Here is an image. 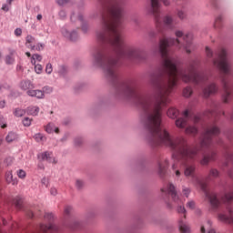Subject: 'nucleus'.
Wrapping results in <instances>:
<instances>
[{
  "instance_id": "obj_1",
  "label": "nucleus",
  "mask_w": 233,
  "mask_h": 233,
  "mask_svg": "<svg viewBox=\"0 0 233 233\" xmlns=\"http://www.w3.org/2000/svg\"><path fill=\"white\" fill-rule=\"evenodd\" d=\"M101 5L102 26L96 32V38L102 45H110L117 56H111L105 46L96 48L92 53V65L101 68L110 81L118 77L117 68L119 59H126L132 63L145 61L143 51L136 46H127L121 34L123 25V1L121 0H98Z\"/></svg>"
},
{
  "instance_id": "obj_2",
  "label": "nucleus",
  "mask_w": 233,
  "mask_h": 233,
  "mask_svg": "<svg viewBox=\"0 0 233 233\" xmlns=\"http://www.w3.org/2000/svg\"><path fill=\"white\" fill-rule=\"evenodd\" d=\"M213 65L221 72L220 79L224 91L222 99L224 103H228L233 97V86L230 85V81H228L227 76H230L232 66H230V62H228V58H227V51L225 49L220 50L218 54V58L213 60Z\"/></svg>"
},
{
  "instance_id": "obj_3",
  "label": "nucleus",
  "mask_w": 233,
  "mask_h": 233,
  "mask_svg": "<svg viewBox=\"0 0 233 233\" xmlns=\"http://www.w3.org/2000/svg\"><path fill=\"white\" fill-rule=\"evenodd\" d=\"M151 1V9L150 12L154 16L155 25L157 29L160 34H163V26L167 28V30H174L176 28V25L174 24V16L172 15H166L161 18V4L165 5V6H168L170 2L168 0H150Z\"/></svg>"
},
{
  "instance_id": "obj_4",
  "label": "nucleus",
  "mask_w": 233,
  "mask_h": 233,
  "mask_svg": "<svg viewBox=\"0 0 233 233\" xmlns=\"http://www.w3.org/2000/svg\"><path fill=\"white\" fill-rule=\"evenodd\" d=\"M167 191L168 196L171 198V201L173 205H177V212L178 214H184V219L187 218V209L185 208V206L183 205V199L179 198V195H177V192L176 191V187L174 184H168L167 187Z\"/></svg>"
},
{
  "instance_id": "obj_5",
  "label": "nucleus",
  "mask_w": 233,
  "mask_h": 233,
  "mask_svg": "<svg viewBox=\"0 0 233 233\" xmlns=\"http://www.w3.org/2000/svg\"><path fill=\"white\" fill-rule=\"evenodd\" d=\"M45 221H48V224H42L40 225V232H57L58 228L56 226V224L52 223L54 221V214L52 213H46L44 216Z\"/></svg>"
},
{
  "instance_id": "obj_6",
  "label": "nucleus",
  "mask_w": 233,
  "mask_h": 233,
  "mask_svg": "<svg viewBox=\"0 0 233 233\" xmlns=\"http://www.w3.org/2000/svg\"><path fill=\"white\" fill-rule=\"evenodd\" d=\"M218 221L230 225L233 223V211L230 207H228L226 211H222L218 214Z\"/></svg>"
},
{
  "instance_id": "obj_7",
  "label": "nucleus",
  "mask_w": 233,
  "mask_h": 233,
  "mask_svg": "<svg viewBox=\"0 0 233 233\" xmlns=\"http://www.w3.org/2000/svg\"><path fill=\"white\" fill-rule=\"evenodd\" d=\"M188 121H190V112L187 109L183 112L182 116L176 120L175 125L177 128H185L188 125Z\"/></svg>"
},
{
  "instance_id": "obj_8",
  "label": "nucleus",
  "mask_w": 233,
  "mask_h": 233,
  "mask_svg": "<svg viewBox=\"0 0 233 233\" xmlns=\"http://www.w3.org/2000/svg\"><path fill=\"white\" fill-rule=\"evenodd\" d=\"M61 33L62 35L66 39H69V41H77V39H79V34L76 30L71 31L67 27H63Z\"/></svg>"
},
{
  "instance_id": "obj_9",
  "label": "nucleus",
  "mask_w": 233,
  "mask_h": 233,
  "mask_svg": "<svg viewBox=\"0 0 233 233\" xmlns=\"http://www.w3.org/2000/svg\"><path fill=\"white\" fill-rule=\"evenodd\" d=\"M45 88L44 87L43 90H39V89H31L26 91L27 96H29L30 97H36V99H44L45 98Z\"/></svg>"
},
{
  "instance_id": "obj_10",
  "label": "nucleus",
  "mask_w": 233,
  "mask_h": 233,
  "mask_svg": "<svg viewBox=\"0 0 233 233\" xmlns=\"http://www.w3.org/2000/svg\"><path fill=\"white\" fill-rule=\"evenodd\" d=\"M216 92H218V86H216L214 83L210 84L203 89L204 97H209L212 96V94H216Z\"/></svg>"
},
{
  "instance_id": "obj_11",
  "label": "nucleus",
  "mask_w": 233,
  "mask_h": 233,
  "mask_svg": "<svg viewBox=\"0 0 233 233\" xmlns=\"http://www.w3.org/2000/svg\"><path fill=\"white\" fill-rule=\"evenodd\" d=\"M216 159V152L212 151L209 154H205L203 158L200 160V165H208L210 161H214Z\"/></svg>"
},
{
  "instance_id": "obj_12",
  "label": "nucleus",
  "mask_w": 233,
  "mask_h": 233,
  "mask_svg": "<svg viewBox=\"0 0 233 233\" xmlns=\"http://www.w3.org/2000/svg\"><path fill=\"white\" fill-rule=\"evenodd\" d=\"M25 46L30 50H35V37L28 35L25 37Z\"/></svg>"
},
{
  "instance_id": "obj_13",
  "label": "nucleus",
  "mask_w": 233,
  "mask_h": 233,
  "mask_svg": "<svg viewBox=\"0 0 233 233\" xmlns=\"http://www.w3.org/2000/svg\"><path fill=\"white\" fill-rule=\"evenodd\" d=\"M167 168H168V160L164 159L158 162V172L160 176L167 174Z\"/></svg>"
},
{
  "instance_id": "obj_14",
  "label": "nucleus",
  "mask_w": 233,
  "mask_h": 233,
  "mask_svg": "<svg viewBox=\"0 0 233 233\" xmlns=\"http://www.w3.org/2000/svg\"><path fill=\"white\" fill-rule=\"evenodd\" d=\"M41 157L43 161H48V163H57L52 152L46 151L45 153H42Z\"/></svg>"
},
{
  "instance_id": "obj_15",
  "label": "nucleus",
  "mask_w": 233,
  "mask_h": 233,
  "mask_svg": "<svg viewBox=\"0 0 233 233\" xmlns=\"http://www.w3.org/2000/svg\"><path fill=\"white\" fill-rule=\"evenodd\" d=\"M178 227L181 233H190V226L183 218L178 221Z\"/></svg>"
},
{
  "instance_id": "obj_16",
  "label": "nucleus",
  "mask_w": 233,
  "mask_h": 233,
  "mask_svg": "<svg viewBox=\"0 0 233 233\" xmlns=\"http://www.w3.org/2000/svg\"><path fill=\"white\" fill-rule=\"evenodd\" d=\"M20 88L21 90H26L28 92V90H32V88H35V86L30 80H23L20 83Z\"/></svg>"
},
{
  "instance_id": "obj_17",
  "label": "nucleus",
  "mask_w": 233,
  "mask_h": 233,
  "mask_svg": "<svg viewBox=\"0 0 233 233\" xmlns=\"http://www.w3.org/2000/svg\"><path fill=\"white\" fill-rule=\"evenodd\" d=\"M5 181L6 183L11 185H17V183H19V180H17V178H14V175L12 174V171H7L5 173Z\"/></svg>"
},
{
  "instance_id": "obj_18",
  "label": "nucleus",
  "mask_w": 233,
  "mask_h": 233,
  "mask_svg": "<svg viewBox=\"0 0 233 233\" xmlns=\"http://www.w3.org/2000/svg\"><path fill=\"white\" fill-rule=\"evenodd\" d=\"M45 130L46 132H47V134H54V132H56V134H59V127H56V125H54V123H49L45 127Z\"/></svg>"
},
{
  "instance_id": "obj_19",
  "label": "nucleus",
  "mask_w": 233,
  "mask_h": 233,
  "mask_svg": "<svg viewBox=\"0 0 233 233\" xmlns=\"http://www.w3.org/2000/svg\"><path fill=\"white\" fill-rule=\"evenodd\" d=\"M183 83H193L194 85H205L208 79H180Z\"/></svg>"
},
{
  "instance_id": "obj_20",
  "label": "nucleus",
  "mask_w": 233,
  "mask_h": 233,
  "mask_svg": "<svg viewBox=\"0 0 233 233\" xmlns=\"http://www.w3.org/2000/svg\"><path fill=\"white\" fill-rule=\"evenodd\" d=\"M167 116L170 117L171 119H176L177 116H179V111L174 107H170L167 112Z\"/></svg>"
},
{
  "instance_id": "obj_21",
  "label": "nucleus",
  "mask_w": 233,
  "mask_h": 233,
  "mask_svg": "<svg viewBox=\"0 0 233 233\" xmlns=\"http://www.w3.org/2000/svg\"><path fill=\"white\" fill-rule=\"evenodd\" d=\"M26 112L29 116H37V114H39V106H31L27 107Z\"/></svg>"
},
{
  "instance_id": "obj_22",
  "label": "nucleus",
  "mask_w": 233,
  "mask_h": 233,
  "mask_svg": "<svg viewBox=\"0 0 233 233\" xmlns=\"http://www.w3.org/2000/svg\"><path fill=\"white\" fill-rule=\"evenodd\" d=\"M16 139H17V134H15V132H9L5 137V141L7 143H13V141H15Z\"/></svg>"
},
{
  "instance_id": "obj_23",
  "label": "nucleus",
  "mask_w": 233,
  "mask_h": 233,
  "mask_svg": "<svg viewBox=\"0 0 233 233\" xmlns=\"http://www.w3.org/2000/svg\"><path fill=\"white\" fill-rule=\"evenodd\" d=\"M186 134H190L191 136H196L198 134V127L196 126H189L186 128Z\"/></svg>"
},
{
  "instance_id": "obj_24",
  "label": "nucleus",
  "mask_w": 233,
  "mask_h": 233,
  "mask_svg": "<svg viewBox=\"0 0 233 233\" xmlns=\"http://www.w3.org/2000/svg\"><path fill=\"white\" fill-rule=\"evenodd\" d=\"M34 138L37 143H45L46 141V137H45L43 134L38 133L34 136Z\"/></svg>"
},
{
  "instance_id": "obj_25",
  "label": "nucleus",
  "mask_w": 233,
  "mask_h": 233,
  "mask_svg": "<svg viewBox=\"0 0 233 233\" xmlns=\"http://www.w3.org/2000/svg\"><path fill=\"white\" fill-rule=\"evenodd\" d=\"M192 87L191 86H187L183 90V96L184 97H190L192 96Z\"/></svg>"
},
{
  "instance_id": "obj_26",
  "label": "nucleus",
  "mask_w": 233,
  "mask_h": 233,
  "mask_svg": "<svg viewBox=\"0 0 233 233\" xmlns=\"http://www.w3.org/2000/svg\"><path fill=\"white\" fill-rule=\"evenodd\" d=\"M225 203H230L233 201V191L226 193L224 197Z\"/></svg>"
},
{
  "instance_id": "obj_27",
  "label": "nucleus",
  "mask_w": 233,
  "mask_h": 233,
  "mask_svg": "<svg viewBox=\"0 0 233 233\" xmlns=\"http://www.w3.org/2000/svg\"><path fill=\"white\" fill-rule=\"evenodd\" d=\"M14 114L16 117H23V116H25V114H26V111L25 109L16 108L15 110Z\"/></svg>"
},
{
  "instance_id": "obj_28",
  "label": "nucleus",
  "mask_w": 233,
  "mask_h": 233,
  "mask_svg": "<svg viewBox=\"0 0 233 233\" xmlns=\"http://www.w3.org/2000/svg\"><path fill=\"white\" fill-rule=\"evenodd\" d=\"M16 176L19 179H25L26 178V171L23 169L16 170Z\"/></svg>"
},
{
  "instance_id": "obj_29",
  "label": "nucleus",
  "mask_w": 233,
  "mask_h": 233,
  "mask_svg": "<svg viewBox=\"0 0 233 233\" xmlns=\"http://www.w3.org/2000/svg\"><path fill=\"white\" fill-rule=\"evenodd\" d=\"M43 59V56L41 55L35 54L32 56L31 63L32 65H35V61L41 62Z\"/></svg>"
},
{
  "instance_id": "obj_30",
  "label": "nucleus",
  "mask_w": 233,
  "mask_h": 233,
  "mask_svg": "<svg viewBox=\"0 0 233 233\" xmlns=\"http://www.w3.org/2000/svg\"><path fill=\"white\" fill-rule=\"evenodd\" d=\"M210 177H219V171H218V169H211L209 171V175L208 179H210Z\"/></svg>"
},
{
  "instance_id": "obj_31",
  "label": "nucleus",
  "mask_w": 233,
  "mask_h": 233,
  "mask_svg": "<svg viewBox=\"0 0 233 233\" xmlns=\"http://www.w3.org/2000/svg\"><path fill=\"white\" fill-rule=\"evenodd\" d=\"M14 205L16 207V208H21L23 205V200L20 198H15L14 199Z\"/></svg>"
},
{
  "instance_id": "obj_32",
  "label": "nucleus",
  "mask_w": 233,
  "mask_h": 233,
  "mask_svg": "<svg viewBox=\"0 0 233 233\" xmlns=\"http://www.w3.org/2000/svg\"><path fill=\"white\" fill-rule=\"evenodd\" d=\"M72 207L71 206H66L64 208V214L65 216H70V214H72Z\"/></svg>"
},
{
  "instance_id": "obj_33",
  "label": "nucleus",
  "mask_w": 233,
  "mask_h": 233,
  "mask_svg": "<svg viewBox=\"0 0 233 233\" xmlns=\"http://www.w3.org/2000/svg\"><path fill=\"white\" fill-rule=\"evenodd\" d=\"M182 194L186 196V198H188L190 195V187H187L185 186L182 187Z\"/></svg>"
},
{
  "instance_id": "obj_34",
  "label": "nucleus",
  "mask_w": 233,
  "mask_h": 233,
  "mask_svg": "<svg viewBox=\"0 0 233 233\" xmlns=\"http://www.w3.org/2000/svg\"><path fill=\"white\" fill-rule=\"evenodd\" d=\"M206 56L209 59H211V57H214V52H212V49H210V47L208 46L206 47Z\"/></svg>"
},
{
  "instance_id": "obj_35",
  "label": "nucleus",
  "mask_w": 233,
  "mask_h": 233,
  "mask_svg": "<svg viewBox=\"0 0 233 233\" xmlns=\"http://www.w3.org/2000/svg\"><path fill=\"white\" fill-rule=\"evenodd\" d=\"M32 118L30 117H25L23 120V125L24 127H30V125H32Z\"/></svg>"
},
{
  "instance_id": "obj_36",
  "label": "nucleus",
  "mask_w": 233,
  "mask_h": 233,
  "mask_svg": "<svg viewBox=\"0 0 233 233\" xmlns=\"http://www.w3.org/2000/svg\"><path fill=\"white\" fill-rule=\"evenodd\" d=\"M177 17H179L181 20L187 18V13H185L183 10H178L177 13Z\"/></svg>"
},
{
  "instance_id": "obj_37",
  "label": "nucleus",
  "mask_w": 233,
  "mask_h": 233,
  "mask_svg": "<svg viewBox=\"0 0 233 233\" xmlns=\"http://www.w3.org/2000/svg\"><path fill=\"white\" fill-rule=\"evenodd\" d=\"M172 169L175 172V175L177 177H181V171H179V169H177V166L176 164H174L172 166Z\"/></svg>"
},
{
  "instance_id": "obj_38",
  "label": "nucleus",
  "mask_w": 233,
  "mask_h": 233,
  "mask_svg": "<svg viewBox=\"0 0 233 233\" xmlns=\"http://www.w3.org/2000/svg\"><path fill=\"white\" fill-rule=\"evenodd\" d=\"M76 187L78 188V190H81V188L85 187V182H83V180L77 179L76 181Z\"/></svg>"
},
{
  "instance_id": "obj_39",
  "label": "nucleus",
  "mask_w": 233,
  "mask_h": 233,
  "mask_svg": "<svg viewBox=\"0 0 233 233\" xmlns=\"http://www.w3.org/2000/svg\"><path fill=\"white\" fill-rule=\"evenodd\" d=\"M221 21H223V17H217V19L215 20V28H219V26H221Z\"/></svg>"
},
{
  "instance_id": "obj_40",
  "label": "nucleus",
  "mask_w": 233,
  "mask_h": 233,
  "mask_svg": "<svg viewBox=\"0 0 233 233\" xmlns=\"http://www.w3.org/2000/svg\"><path fill=\"white\" fill-rule=\"evenodd\" d=\"M35 71L36 72V74H41V72H43V66L39 65V64H35Z\"/></svg>"
},
{
  "instance_id": "obj_41",
  "label": "nucleus",
  "mask_w": 233,
  "mask_h": 233,
  "mask_svg": "<svg viewBox=\"0 0 233 233\" xmlns=\"http://www.w3.org/2000/svg\"><path fill=\"white\" fill-rule=\"evenodd\" d=\"M187 208H190V210H194V208H196V202H194L193 200H190L187 203Z\"/></svg>"
},
{
  "instance_id": "obj_42",
  "label": "nucleus",
  "mask_w": 233,
  "mask_h": 233,
  "mask_svg": "<svg viewBox=\"0 0 233 233\" xmlns=\"http://www.w3.org/2000/svg\"><path fill=\"white\" fill-rule=\"evenodd\" d=\"M208 227H212V222L211 221H208L206 226H202L201 228H200V232L201 233H205L206 232V228H208Z\"/></svg>"
},
{
  "instance_id": "obj_43",
  "label": "nucleus",
  "mask_w": 233,
  "mask_h": 233,
  "mask_svg": "<svg viewBox=\"0 0 233 233\" xmlns=\"http://www.w3.org/2000/svg\"><path fill=\"white\" fill-rule=\"evenodd\" d=\"M14 61H15L14 57H12L10 56H6V58H5V63L7 65H14Z\"/></svg>"
},
{
  "instance_id": "obj_44",
  "label": "nucleus",
  "mask_w": 233,
  "mask_h": 233,
  "mask_svg": "<svg viewBox=\"0 0 233 233\" xmlns=\"http://www.w3.org/2000/svg\"><path fill=\"white\" fill-rule=\"evenodd\" d=\"M46 74H52V72H53L52 64H47L46 65Z\"/></svg>"
},
{
  "instance_id": "obj_45",
  "label": "nucleus",
  "mask_w": 233,
  "mask_h": 233,
  "mask_svg": "<svg viewBox=\"0 0 233 233\" xmlns=\"http://www.w3.org/2000/svg\"><path fill=\"white\" fill-rule=\"evenodd\" d=\"M157 35V33H156L155 30H151L148 32V37H150V39H154V37H156Z\"/></svg>"
},
{
  "instance_id": "obj_46",
  "label": "nucleus",
  "mask_w": 233,
  "mask_h": 233,
  "mask_svg": "<svg viewBox=\"0 0 233 233\" xmlns=\"http://www.w3.org/2000/svg\"><path fill=\"white\" fill-rule=\"evenodd\" d=\"M82 143H83V138L77 137V138L75 139L76 147H79V145H81Z\"/></svg>"
},
{
  "instance_id": "obj_47",
  "label": "nucleus",
  "mask_w": 233,
  "mask_h": 233,
  "mask_svg": "<svg viewBox=\"0 0 233 233\" xmlns=\"http://www.w3.org/2000/svg\"><path fill=\"white\" fill-rule=\"evenodd\" d=\"M79 227V222L77 220L73 221V224L70 225V228L73 229L77 228Z\"/></svg>"
},
{
  "instance_id": "obj_48",
  "label": "nucleus",
  "mask_w": 233,
  "mask_h": 233,
  "mask_svg": "<svg viewBox=\"0 0 233 233\" xmlns=\"http://www.w3.org/2000/svg\"><path fill=\"white\" fill-rule=\"evenodd\" d=\"M21 34H23V30H21V28H16L15 30V35H16L17 37H19Z\"/></svg>"
},
{
  "instance_id": "obj_49",
  "label": "nucleus",
  "mask_w": 233,
  "mask_h": 233,
  "mask_svg": "<svg viewBox=\"0 0 233 233\" xmlns=\"http://www.w3.org/2000/svg\"><path fill=\"white\" fill-rule=\"evenodd\" d=\"M43 48H45V46L43 44H37L36 46H35V50H43Z\"/></svg>"
},
{
  "instance_id": "obj_50",
  "label": "nucleus",
  "mask_w": 233,
  "mask_h": 233,
  "mask_svg": "<svg viewBox=\"0 0 233 233\" xmlns=\"http://www.w3.org/2000/svg\"><path fill=\"white\" fill-rule=\"evenodd\" d=\"M65 72H66V68L65 66H60L58 74H60V76H65Z\"/></svg>"
},
{
  "instance_id": "obj_51",
  "label": "nucleus",
  "mask_w": 233,
  "mask_h": 233,
  "mask_svg": "<svg viewBox=\"0 0 233 233\" xmlns=\"http://www.w3.org/2000/svg\"><path fill=\"white\" fill-rule=\"evenodd\" d=\"M57 5H60V6H63V5H66L68 3V0H56Z\"/></svg>"
},
{
  "instance_id": "obj_52",
  "label": "nucleus",
  "mask_w": 233,
  "mask_h": 233,
  "mask_svg": "<svg viewBox=\"0 0 233 233\" xmlns=\"http://www.w3.org/2000/svg\"><path fill=\"white\" fill-rule=\"evenodd\" d=\"M50 192H51V195H52V196H56V195H57V189L55 188V187H52L51 190H50Z\"/></svg>"
},
{
  "instance_id": "obj_53",
  "label": "nucleus",
  "mask_w": 233,
  "mask_h": 233,
  "mask_svg": "<svg viewBox=\"0 0 233 233\" xmlns=\"http://www.w3.org/2000/svg\"><path fill=\"white\" fill-rule=\"evenodd\" d=\"M59 15L62 17V19H65V17H66V13L65 11H60Z\"/></svg>"
},
{
  "instance_id": "obj_54",
  "label": "nucleus",
  "mask_w": 233,
  "mask_h": 233,
  "mask_svg": "<svg viewBox=\"0 0 233 233\" xmlns=\"http://www.w3.org/2000/svg\"><path fill=\"white\" fill-rule=\"evenodd\" d=\"M2 10H4V12H8V5L6 4L3 5Z\"/></svg>"
},
{
  "instance_id": "obj_55",
  "label": "nucleus",
  "mask_w": 233,
  "mask_h": 233,
  "mask_svg": "<svg viewBox=\"0 0 233 233\" xmlns=\"http://www.w3.org/2000/svg\"><path fill=\"white\" fill-rule=\"evenodd\" d=\"M6 103L5 101H0V108H5V105Z\"/></svg>"
},
{
  "instance_id": "obj_56",
  "label": "nucleus",
  "mask_w": 233,
  "mask_h": 233,
  "mask_svg": "<svg viewBox=\"0 0 233 233\" xmlns=\"http://www.w3.org/2000/svg\"><path fill=\"white\" fill-rule=\"evenodd\" d=\"M27 216L28 218H34V212L32 211L27 212Z\"/></svg>"
},
{
  "instance_id": "obj_57",
  "label": "nucleus",
  "mask_w": 233,
  "mask_h": 233,
  "mask_svg": "<svg viewBox=\"0 0 233 233\" xmlns=\"http://www.w3.org/2000/svg\"><path fill=\"white\" fill-rule=\"evenodd\" d=\"M78 23L83 24V15H78Z\"/></svg>"
},
{
  "instance_id": "obj_58",
  "label": "nucleus",
  "mask_w": 233,
  "mask_h": 233,
  "mask_svg": "<svg viewBox=\"0 0 233 233\" xmlns=\"http://www.w3.org/2000/svg\"><path fill=\"white\" fill-rule=\"evenodd\" d=\"M82 30H83V32H86L88 30V26L82 25Z\"/></svg>"
},
{
  "instance_id": "obj_59",
  "label": "nucleus",
  "mask_w": 233,
  "mask_h": 233,
  "mask_svg": "<svg viewBox=\"0 0 233 233\" xmlns=\"http://www.w3.org/2000/svg\"><path fill=\"white\" fill-rule=\"evenodd\" d=\"M199 121V116H194V123H198Z\"/></svg>"
},
{
  "instance_id": "obj_60",
  "label": "nucleus",
  "mask_w": 233,
  "mask_h": 233,
  "mask_svg": "<svg viewBox=\"0 0 233 233\" xmlns=\"http://www.w3.org/2000/svg\"><path fill=\"white\" fill-rule=\"evenodd\" d=\"M36 19L38 21H41V19H43V15H37Z\"/></svg>"
},
{
  "instance_id": "obj_61",
  "label": "nucleus",
  "mask_w": 233,
  "mask_h": 233,
  "mask_svg": "<svg viewBox=\"0 0 233 233\" xmlns=\"http://www.w3.org/2000/svg\"><path fill=\"white\" fill-rule=\"evenodd\" d=\"M41 183L43 184V185H46V178H42V180H41Z\"/></svg>"
},
{
  "instance_id": "obj_62",
  "label": "nucleus",
  "mask_w": 233,
  "mask_h": 233,
  "mask_svg": "<svg viewBox=\"0 0 233 233\" xmlns=\"http://www.w3.org/2000/svg\"><path fill=\"white\" fill-rule=\"evenodd\" d=\"M25 56H27V57H31L32 55L30 54V52H26Z\"/></svg>"
},
{
  "instance_id": "obj_63",
  "label": "nucleus",
  "mask_w": 233,
  "mask_h": 233,
  "mask_svg": "<svg viewBox=\"0 0 233 233\" xmlns=\"http://www.w3.org/2000/svg\"><path fill=\"white\" fill-rule=\"evenodd\" d=\"M1 128H6V124L2 125Z\"/></svg>"
},
{
  "instance_id": "obj_64",
  "label": "nucleus",
  "mask_w": 233,
  "mask_h": 233,
  "mask_svg": "<svg viewBox=\"0 0 233 233\" xmlns=\"http://www.w3.org/2000/svg\"><path fill=\"white\" fill-rule=\"evenodd\" d=\"M228 175H229V177H233L232 172H229Z\"/></svg>"
}]
</instances>
